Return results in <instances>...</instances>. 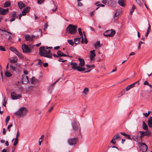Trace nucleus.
<instances>
[{
  "instance_id": "bb28decb",
  "label": "nucleus",
  "mask_w": 152,
  "mask_h": 152,
  "mask_svg": "<svg viewBox=\"0 0 152 152\" xmlns=\"http://www.w3.org/2000/svg\"><path fill=\"white\" fill-rule=\"evenodd\" d=\"M80 38L81 37H79L78 38H75L74 39V43L76 45H77L79 43L80 41Z\"/></svg>"
},
{
  "instance_id": "473e14b6",
  "label": "nucleus",
  "mask_w": 152,
  "mask_h": 152,
  "mask_svg": "<svg viewBox=\"0 0 152 152\" xmlns=\"http://www.w3.org/2000/svg\"><path fill=\"white\" fill-rule=\"evenodd\" d=\"M10 118V116H8L5 120V124L6 125H7L8 122L9 121Z\"/></svg>"
},
{
  "instance_id": "680f3d73",
  "label": "nucleus",
  "mask_w": 152,
  "mask_h": 152,
  "mask_svg": "<svg viewBox=\"0 0 152 152\" xmlns=\"http://www.w3.org/2000/svg\"><path fill=\"white\" fill-rule=\"evenodd\" d=\"M23 73L25 75H27L28 74V72L27 71L25 70L24 71Z\"/></svg>"
},
{
  "instance_id": "c756f323",
  "label": "nucleus",
  "mask_w": 152,
  "mask_h": 152,
  "mask_svg": "<svg viewBox=\"0 0 152 152\" xmlns=\"http://www.w3.org/2000/svg\"><path fill=\"white\" fill-rule=\"evenodd\" d=\"M118 3L119 5L122 7L124 6V1L122 0H119L118 1Z\"/></svg>"
},
{
  "instance_id": "49530a36",
  "label": "nucleus",
  "mask_w": 152,
  "mask_h": 152,
  "mask_svg": "<svg viewBox=\"0 0 152 152\" xmlns=\"http://www.w3.org/2000/svg\"><path fill=\"white\" fill-rule=\"evenodd\" d=\"M7 101L6 100V99H5V97H4V102H3V105L5 107V106H6V104H7Z\"/></svg>"
},
{
  "instance_id": "423d86ee",
  "label": "nucleus",
  "mask_w": 152,
  "mask_h": 152,
  "mask_svg": "<svg viewBox=\"0 0 152 152\" xmlns=\"http://www.w3.org/2000/svg\"><path fill=\"white\" fill-rule=\"evenodd\" d=\"M115 33V31L113 29L110 30H107L105 32L104 35L105 37H112L114 36Z\"/></svg>"
},
{
  "instance_id": "f704fd0d",
  "label": "nucleus",
  "mask_w": 152,
  "mask_h": 152,
  "mask_svg": "<svg viewBox=\"0 0 152 152\" xmlns=\"http://www.w3.org/2000/svg\"><path fill=\"white\" fill-rule=\"evenodd\" d=\"M144 85H147V86L150 87V88H151L152 87V86L151 84H149L147 81H145V82L144 83Z\"/></svg>"
},
{
  "instance_id": "412c9836",
  "label": "nucleus",
  "mask_w": 152,
  "mask_h": 152,
  "mask_svg": "<svg viewBox=\"0 0 152 152\" xmlns=\"http://www.w3.org/2000/svg\"><path fill=\"white\" fill-rule=\"evenodd\" d=\"M31 81L32 83H34L38 82V80L34 77H32L31 80Z\"/></svg>"
},
{
  "instance_id": "0e129e2a",
  "label": "nucleus",
  "mask_w": 152,
  "mask_h": 152,
  "mask_svg": "<svg viewBox=\"0 0 152 152\" xmlns=\"http://www.w3.org/2000/svg\"><path fill=\"white\" fill-rule=\"evenodd\" d=\"M6 131H5V128H4L3 129L2 133L4 134H6Z\"/></svg>"
},
{
  "instance_id": "79ce46f5",
  "label": "nucleus",
  "mask_w": 152,
  "mask_h": 152,
  "mask_svg": "<svg viewBox=\"0 0 152 152\" xmlns=\"http://www.w3.org/2000/svg\"><path fill=\"white\" fill-rule=\"evenodd\" d=\"M136 2L140 6L142 5L140 0H136Z\"/></svg>"
},
{
  "instance_id": "9b49d317",
  "label": "nucleus",
  "mask_w": 152,
  "mask_h": 152,
  "mask_svg": "<svg viewBox=\"0 0 152 152\" xmlns=\"http://www.w3.org/2000/svg\"><path fill=\"white\" fill-rule=\"evenodd\" d=\"M10 50L12 51L15 53L19 57L21 58L22 57V54L19 53L16 49L13 47H11Z\"/></svg>"
},
{
  "instance_id": "a878e982",
  "label": "nucleus",
  "mask_w": 152,
  "mask_h": 152,
  "mask_svg": "<svg viewBox=\"0 0 152 152\" xmlns=\"http://www.w3.org/2000/svg\"><path fill=\"white\" fill-rule=\"evenodd\" d=\"M142 124L143 129L146 130H148V126L146 125V124L145 123V122L144 121H143Z\"/></svg>"
},
{
  "instance_id": "bf43d9fd",
  "label": "nucleus",
  "mask_w": 152,
  "mask_h": 152,
  "mask_svg": "<svg viewBox=\"0 0 152 152\" xmlns=\"http://www.w3.org/2000/svg\"><path fill=\"white\" fill-rule=\"evenodd\" d=\"M120 134H121L122 135L124 136H126V135H128V134L124 132H121Z\"/></svg>"
},
{
  "instance_id": "4468645a",
  "label": "nucleus",
  "mask_w": 152,
  "mask_h": 152,
  "mask_svg": "<svg viewBox=\"0 0 152 152\" xmlns=\"http://www.w3.org/2000/svg\"><path fill=\"white\" fill-rule=\"evenodd\" d=\"M138 144L140 145V147L141 148V147L143 148V151H146L147 150V147L145 143L138 142Z\"/></svg>"
},
{
  "instance_id": "ddd939ff",
  "label": "nucleus",
  "mask_w": 152,
  "mask_h": 152,
  "mask_svg": "<svg viewBox=\"0 0 152 152\" xmlns=\"http://www.w3.org/2000/svg\"><path fill=\"white\" fill-rule=\"evenodd\" d=\"M29 82L28 77L25 75H22V82L24 84H26Z\"/></svg>"
},
{
  "instance_id": "09e8293b",
  "label": "nucleus",
  "mask_w": 152,
  "mask_h": 152,
  "mask_svg": "<svg viewBox=\"0 0 152 152\" xmlns=\"http://www.w3.org/2000/svg\"><path fill=\"white\" fill-rule=\"evenodd\" d=\"M55 9H52V12H51V13H52L53 12H55L57 10V7L56 6H55Z\"/></svg>"
},
{
  "instance_id": "72a5a7b5",
  "label": "nucleus",
  "mask_w": 152,
  "mask_h": 152,
  "mask_svg": "<svg viewBox=\"0 0 152 152\" xmlns=\"http://www.w3.org/2000/svg\"><path fill=\"white\" fill-rule=\"evenodd\" d=\"M68 43L71 45H73L74 44V42L72 40L69 39L67 40Z\"/></svg>"
},
{
  "instance_id": "a19ab883",
  "label": "nucleus",
  "mask_w": 152,
  "mask_h": 152,
  "mask_svg": "<svg viewBox=\"0 0 152 152\" xmlns=\"http://www.w3.org/2000/svg\"><path fill=\"white\" fill-rule=\"evenodd\" d=\"M38 62L37 63V64L38 65H39L40 66L42 65V61L40 59H38Z\"/></svg>"
},
{
  "instance_id": "5701e85b",
  "label": "nucleus",
  "mask_w": 152,
  "mask_h": 152,
  "mask_svg": "<svg viewBox=\"0 0 152 152\" xmlns=\"http://www.w3.org/2000/svg\"><path fill=\"white\" fill-rule=\"evenodd\" d=\"M134 86L135 85L134 84V83L132 84L127 86L126 88V91H128L129 90L132 88L134 87Z\"/></svg>"
},
{
  "instance_id": "20e7f679",
  "label": "nucleus",
  "mask_w": 152,
  "mask_h": 152,
  "mask_svg": "<svg viewBox=\"0 0 152 152\" xmlns=\"http://www.w3.org/2000/svg\"><path fill=\"white\" fill-rule=\"evenodd\" d=\"M77 28V26L70 24L67 27L66 29L67 30L69 31L70 34H73L76 32V30Z\"/></svg>"
},
{
  "instance_id": "338daca9",
  "label": "nucleus",
  "mask_w": 152,
  "mask_h": 152,
  "mask_svg": "<svg viewBox=\"0 0 152 152\" xmlns=\"http://www.w3.org/2000/svg\"><path fill=\"white\" fill-rule=\"evenodd\" d=\"M18 143V141H15L13 144L15 146Z\"/></svg>"
},
{
  "instance_id": "39448f33",
  "label": "nucleus",
  "mask_w": 152,
  "mask_h": 152,
  "mask_svg": "<svg viewBox=\"0 0 152 152\" xmlns=\"http://www.w3.org/2000/svg\"><path fill=\"white\" fill-rule=\"evenodd\" d=\"M22 48L23 53H27L31 52V50L32 47H31V46L30 45L27 46L26 45L24 44L22 45Z\"/></svg>"
},
{
  "instance_id": "052dcab7",
  "label": "nucleus",
  "mask_w": 152,
  "mask_h": 152,
  "mask_svg": "<svg viewBox=\"0 0 152 152\" xmlns=\"http://www.w3.org/2000/svg\"><path fill=\"white\" fill-rule=\"evenodd\" d=\"M134 85H135V84H137L138 85H139L140 84V82H139V80L138 81L134 83Z\"/></svg>"
},
{
  "instance_id": "9d476101",
  "label": "nucleus",
  "mask_w": 152,
  "mask_h": 152,
  "mask_svg": "<svg viewBox=\"0 0 152 152\" xmlns=\"http://www.w3.org/2000/svg\"><path fill=\"white\" fill-rule=\"evenodd\" d=\"M11 96L12 99L13 100L18 99L21 97V95L17 94L14 92L11 93Z\"/></svg>"
},
{
  "instance_id": "13d9d810",
  "label": "nucleus",
  "mask_w": 152,
  "mask_h": 152,
  "mask_svg": "<svg viewBox=\"0 0 152 152\" xmlns=\"http://www.w3.org/2000/svg\"><path fill=\"white\" fill-rule=\"evenodd\" d=\"M59 79H58L57 80H56L54 83H53L52 84V86H53L54 85V84L56 83H57L58 81H59Z\"/></svg>"
},
{
  "instance_id": "e433bc0d",
  "label": "nucleus",
  "mask_w": 152,
  "mask_h": 152,
  "mask_svg": "<svg viewBox=\"0 0 152 152\" xmlns=\"http://www.w3.org/2000/svg\"><path fill=\"white\" fill-rule=\"evenodd\" d=\"M44 56L49 58H52V55L51 54H48V53L46 54L45 56Z\"/></svg>"
},
{
  "instance_id": "2f4dec72",
  "label": "nucleus",
  "mask_w": 152,
  "mask_h": 152,
  "mask_svg": "<svg viewBox=\"0 0 152 152\" xmlns=\"http://www.w3.org/2000/svg\"><path fill=\"white\" fill-rule=\"evenodd\" d=\"M135 9V7L134 6H133L132 8L131 9L130 12L129 13V14L130 15H131L132 14L133 12Z\"/></svg>"
},
{
  "instance_id": "37998d69",
  "label": "nucleus",
  "mask_w": 152,
  "mask_h": 152,
  "mask_svg": "<svg viewBox=\"0 0 152 152\" xmlns=\"http://www.w3.org/2000/svg\"><path fill=\"white\" fill-rule=\"evenodd\" d=\"M0 30L1 31H4L5 32H7V33H8V34H11L12 35H13V34H12V33H11L10 32H9V31H7V30H3V29H0Z\"/></svg>"
},
{
  "instance_id": "4d7b16f0",
  "label": "nucleus",
  "mask_w": 152,
  "mask_h": 152,
  "mask_svg": "<svg viewBox=\"0 0 152 152\" xmlns=\"http://www.w3.org/2000/svg\"><path fill=\"white\" fill-rule=\"evenodd\" d=\"M43 66L44 67H47L48 66V64L47 63H44L43 64Z\"/></svg>"
},
{
  "instance_id": "58836bf2",
  "label": "nucleus",
  "mask_w": 152,
  "mask_h": 152,
  "mask_svg": "<svg viewBox=\"0 0 152 152\" xmlns=\"http://www.w3.org/2000/svg\"><path fill=\"white\" fill-rule=\"evenodd\" d=\"M10 66L11 69L13 71H16V68L15 66H13L12 65H10Z\"/></svg>"
},
{
  "instance_id": "6e6d98bb",
  "label": "nucleus",
  "mask_w": 152,
  "mask_h": 152,
  "mask_svg": "<svg viewBox=\"0 0 152 152\" xmlns=\"http://www.w3.org/2000/svg\"><path fill=\"white\" fill-rule=\"evenodd\" d=\"M58 61H61L62 62H64L66 61V60H63V59L62 58H59V59L58 60Z\"/></svg>"
},
{
  "instance_id": "393cba45",
  "label": "nucleus",
  "mask_w": 152,
  "mask_h": 152,
  "mask_svg": "<svg viewBox=\"0 0 152 152\" xmlns=\"http://www.w3.org/2000/svg\"><path fill=\"white\" fill-rule=\"evenodd\" d=\"M18 61V59L16 57L10 60V61L12 63H15L17 62Z\"/></svg>"
},
{
  "instance_id": "a18cd8bd",
  "label": "nucleus",
  "mask_w": 152,
  "mask_h": 152,
  "mask_svg": "<svg viewBox=\"0 0 152 152\" xmlns=\"http://www.w3.org/2000/svg\"><path fill=\"white\" fill-rule=\"evenodd\" d=\"M110 142L113 145H115L116 144V142L115 141V140H113V138L110 141Z\"/></svg>"
},
{
  "instance_id": "f03ea898",
  "label": "nucleus",
  "mask_w": 152,
  "mask_h": 152,
  "mask_svg": "<svg viewBox=\"0 0 152 152\" xmlns=\"http://www.w3.org/2000/svg\"><path fill=\"white\" fill-rule=\"evenodd\" d=\"M72 126L73 130L77 134H80V125L78 124L76 121L74 120L72 123Z\"/></svg>"
},
{
  "instance_id": "2eb2a0df",
  "label": "nucleus",
  "mask_w": 152,
  "mask_h": 152,
  "mask_svg": "<svg viewBox=\"0 0 152 152\" xmlns=\"http://www.w3.org/2000/svg\"><path fill=\"white\" fill-rule=\"evenodd\" d=\"M8 9H6L1 8L0 10V15H4L8 12Z\"/></svg>"
},
{
  "instance_id": "de8ad7c7",
  "label": "nucleus",
  "mask_w": 152,
  "mask_h": 152,
  "mask_svg": "<svg viewBox=\"0 0 152 152\" xmlns=\"http://www.w3.org/2000/svg\"><path fill=\"white\" fill-rule=\"evenodd\" d=\"M0 50L3 51H5L6 50L3 47L1 46H0Z\"/></svg>"
},
{
  "instance_id": "69168bd1",
  "label": "nucleus",
  "mask_w": 152,
  "mask_h": 152,
  "mask_svg": "<svg viewBox=\"0 0 152 152\" xmlns=\"http://www.w3.org/2000/svg\"><path fill=\"white\" fill-rule=\"evenodd\" d=\"M149 33V31H147L145 34V37H147Z\"/></svg>"
},
{
  "instance_id": "b1692460",
  "label": "nucleus",
  "mask_w": 152,
  "mask_h": 152,
  "mask_svg": "<svg viewBox=\"0 0 152 152\" xmlns=\"http://www.w3.org/2000/svg\"><path fill=\"white\" fill-rule=\"evenodd\" d=\"M5 75L7 77H10L12 75V74L8 70H7L5 72Z\"/></svg>"
},
{
  "instance_id": "e2e57ef3",
  "label": "nucleus",
  "mask_w": 152,
  "mask_h": 152,
  "mask_svg": "<svg viewBox=\"0 0 152 152\" xmlns=\"http://www.w3.org/2000/svg\"><path fill=\"white\" fill-rule=\"evenodd\" d=\"M143 115H144L146 117H147L149 115H148V113H143Z\"/></svg>"
},
{
  "instance_id": "1a4fd4ad",
  "label": "nucleus",
  "mask_w": 152,
  "mask_h": 152,
  "mask_svg": "<svg viewBox=\"0 0 152 152\" xmlns=\"http://www.w3.org/2000/svg\"><path fill=\"white\" fill-rule=\"evenodd\" d=\"M77 138L76 137H74L69 139L67 140V142L70 145H75L77 141Z\"/></svg>"
},
{
  "instance_id": "f257e3e1",
  "label": "nucleus",
  "mask_w": 152,
  "mask_h": 152,
  "mask_svg": "<svg viewBox=\"0 0 152 152\" xmlns=\"http://www.w3.org/2000/svg\"><path fill=\"white\" fill-rule=\"evenodd\" d=\"M27 112L26 109L24 107H21L15 113V115L18 116L24 117Z\"/></svg>"
},
{
  "instance_id": "aec40b11",
  "label": "nucleus",
  "mask_w": 152,
  "mask_h": 152,
  "mask_svg": "<svg viewBox=\"0 0 152 152\" xmlns=\"http://www.w3.org/2000/svg\"><path fill=\"white\" fill-rule=\"evenodd\" d=\"M32 37L31 36L28 35H26L25 37V40L26 41H32L33 39H32Z\"/></svg>"
},
{
  "instance_id": "4c0bfd02",
  "label": "nucleus",
  "mask_w": 152,
  "mask_h": 152,
  "mask_svg": "<svg viewBox=\"0 0 152 152\" xmlns=\"http://www.w3.org/2000/svg\"><path fill=\"white\" fill-rule=\"evenodd\" d=\"M145 132V136H149L151 134V133L149 131H146Z\"/></svg>"
},
{
  "instance_id": "7ed1b4c3",
  "label": "nucleus",
  "mask_w": 152,
  "mask_h": 152,
  "mask_svg": "<svg viewBox=\"0 0 152 152\" xmlns=\"http://www.w3.org/2000/svg\"><path fill=\"white\" fill-rule=\"evenodd\" d=\"M70 65L72 66V69L74 70L77 69L79 71L81 72L84 71L86 70L85 67H82L80 66H77V64L76 63L71 62Z\"/></svg>"
},
{
  "instance_id": "a211bd4d",
  "label": "nucleus",
  "mask_w": 152,
  "mask_h": 152,
  "mask_svg": "<svg viewBox=\"0 0 152 152\" xmlns=\"http://www.w3.org/2000/svg\"><path fill=\"white\" fill-rule=\"evenodd\" d=\"M102 45V44H100V42L99 41H97L94 44V46L96 49H97L100 48Z\"/></svg>"
},
{
  "instance_id": "7c9ffc66",
  "label": "nucleus",
  "mask_w": 152,
  "mask_h": 152,
  "mask_svg": "<svg viewBox=\"0 0 152 152\" xmlns=\"http://www.w3.org/2000/svg\"><path fill=\"white\" fill-rule=\"evenodd\" d=\"M120 138H121L120 136V134L118 133L113 137V140H115L118 139Z\"/></svg>"
},
{
  "instance_id": "dca6fc26",
  "label": "nucleus",
  "mask_w": 152,
  "mask_h": 152,
  "mask_svg": "<svg viewBox=\"0 0 152 152\" xmlns=\"http://www.w3.org/2000/svg\"><path fill=\"white\" fill-rule=\"evenodd\" d=\"M78 60L80 61L79 66H80V67H83V66H84L85 65V61L83 59H82L80 58H79Z\"/></svg>"
},
{
  "instance_id": "6ab92c4d",
  "label": "nucleus",
  "mask_w": 152,
  "mask_h": 152,
  "mask_svg": "<svg viewBox=\"0 0 152 152\" xmlns=\"http://www.w3.org/2000/svg\"><path fill=\"white\" fill-rule=\"evenodd\" d=\"M57 54L58 57H61L62 56H67L66 54L64 53L63 52L60 50L58 51Z\"/></svg>"
},
{
  "instance_id": "3c124183",
  "label": "nucleus",
  "mask_w": 152,
  "mask_h": 152,
  "mask_svg": "<svg viewBox=\"0 0 152 152\" xmlns=\"http://www.w3.org/2000/svg\"><path fill=\"white\" fill-rule=\"evenodd\" d=\"M43 0H38L37 3L39 4H41L44 1Z\"/></svg>"
},
{
  "instance_id": "774afa93",
  "label": "nucleus",
  "mask_w": 152,
  "mask_h": 152,
  "mask_svg": "<svg viewBox=\"0 0 152 152\" xmlns=\"http://www.w3.org/2000/svg\"><path fill=\"white\" fill-rule=\"evenodd\" d=\"M5 144L7 146H8L9 145V142L7 140L6 141Z\"/></svg>"
},
{
  "instance_id": "0eeeda50",
  "label": "nucleus",
  "mask_w": 152,
  "mask_h": 152,
  "mask_svg": "<svg viewBox=\"0 0 152 152\" xmlns=\"http://www.w3.org/2000/svg\"><path fill=\"white\" fill-rule=\"evenodd\" d=\"M39 54L41 56H44L48 53V50H45L44 47H40L39 49Z\"/></svg>"
},
{
  "instance_id": "c03bdc74",
  "label": "nucleus",
  "mask_w": 152,
  "mask_h": 152,
  "mask_svg": "<svg viewBox=\"0 0 152 152\" xmlns=\"http://www.w3.org/2000/svg\"><path fill=\"white\" fill-rule=\"evenodd\" d=\"M12 17L14 18L16 17V12H13L12 15Z\"/></svg>"
},
{
  "instance_id": "c85d7f7f",
  "label": "nucleus",
  "mask_w": 152,
  "mask_h": 152,
  "mask_svg": "<svg viewBox=\"0 0 152 152\" xmlns=\"http://www.w3.org/2000/svg\"><path fill=\"white\" fill-rule=\"evenodd\" d=\"M89 91V89L88 88L86 87L83 90V93L84 94H87Z\"/></svg>"
},
{
  "instance_id": "c9c22d12",
  "label": "nucleus",
  "mask_w": 152,
  "mask_h": 152,
  "mask_svg": "<svg viewBox=\"0 0 152 152\" xmlns=\"http://www.w3.org/2000/svg\"><path fill=\"white\" fill-rule=\"evenodd\" d=\"M10 3L9 2H6L4 4V6L5 7H9L10 5Z\"/></svg>"
},
{
  "instance_id": "f8f14e48",
  "label": "nucleus",
  "mask_w": 152,
  "mask_h": 152,
  "mask_svg": "<svg viewBox=\"0 0 152 152\" xmlns=\"http://www.w3.org/2000/svg\"><path fill=\"white\" fill-rule=\"evenodd\" d=\"M95 50H91L90 51L91 54L90 56V59L91 61L94 60V58L96 56V55L95 53Z\"/></svg>"
},
{
  "instance_id": "8fccbe9b",
  "label": "nucleus",
  "mask_w": 152,
  "mask_h": 152,
  "mask_svg": "<svg viewBox=\"0 0 152 152\" xmlns=\"http://www.w3.org/2000/svg\"><path fill=\"white\" fill-rule=\"evenodd\" d=\"M43 0H38L37 3L39 4H41L44 1Z\"/></svg>"
},
{
  "instance_id": "4be33fe9",
  "label": "nucleus",
  "mask_w": 152,
  "mask_h": 152,
  "mask_svg": "<svg viewBox=\"0 0 152 152\" xmlns=\"http://www.w3.org/2000/svg\"><path fill=\"white\" fill-rule=\"evenodd\" d=\"M148 124L150 128H151L152 126V118L151 117L148 121Z\"/></svg>"
},
{
  "instance_id": "ea45409f",
  "label": "nucleus",
  "mask_w": 152,
  "mask_h": 152,
  "mask_svg": "<svg viewBox=\"0 0 152 152\" xmlns=\"http://www.w3.org/2000/svg\"><path fill=\"white\" fill-rule=\"evenodd\" d=\"M140 133L141 135L140 136V138H141L143 136H145V132L144 131H140ZM142 139V138H141Z\"/></svg>"
},
{
  "instance_id": "864d4df0",
  "label": "nucleus",
  "mask_w": 152,
  "mask_h": 152,
  "mask_svg": "<svg viewBox=\"0 0 152 152\" xmlns=\"http://www.w3.org/2000/svg\"><path fill=\"white\" fill-rule=\"evenodd\" d=\"M12 124H10V125H9L8 127H7V128L8 129H9V132H10V128L11 127H12Z\"/></svg>"
},
{
  "instance_id": "5fc2aeb1",
  "label": "nucleus",
  "mask_w": 152,
  "mask_h": 152,
  "mask_svg": "<svg viewBox=\"0 0 152 152\" xmlns=\"http://www.w3.org/2000/svg\"><path fill=\"white\" fill-rule=\"evenodd\" d=\"M77 5L79 7L82 6L83 5L82 4L80 1L77 2Z\"/></svg>"
},
{
  "instance_id": "cd10ccee",
  "label": "nucleus",
  "mask_w": 152,
  "mask_h": 152,
  "mask_svg": "<svg viewBox=\"0 0 152 152\" xmlns=\"http://www.w3.org/2000/svg\"><path fill=\"white\" fill-rule=\"evenodd\" d=\"M81 42L82 43H85V44H86L88 42V41L87 40L86 38V37H85L84 40L83 37H82Z\"/></svg>"
},
{
  "instance_id": "f3484780",
  "label": "nucleus",
  "mask_w": 152,
  "mask_h": 152,
  "mask_svg": "<svg viewBox=\"0 0 152 152\" xmlns=\"http://www.w3.org/2000/svg\"><path fill=\"white\" fill-rule=\"evenodd\" d=\"M18 6L20 9H22L24 8L25 6V4L21 1H19L18 3Z\"/></svg>"
},
{
  "instance_id": "6e6552de",
  "label": "nucleus",
  "mask_w": 152,
  "mask_h": 152,
  "mask_svg": "<svg viewBox=\"0 0 152 152\" xmlns=\"http://www.w3.org/2000/svg\"><path fill=\"white\" fill-rule=\"evenodd\" d=\"M30 8L29 7H27L25 8L23 11L22 12V13L19 15V19L20 20L21 19V18L22 16H25L26 15V14L28 13L30 10Z\"/></svg>"
},
{
  "instance_id": "603ef678",
  "label": "nucleus",
  "mask_w": 152,
  "mask_h": 152,
  "mask_svg": "<svg viewBox=\"0 0 152 152\" xmlns=\"http://www.w3.org/2000/svg\"><path fill=\"white\" fill-rule=\"evenodd\" d=\"M123 95V94L122 92H121L119 93L118 95V97H120L121 96H122Z\"/></svg>"
}]
</instances>
